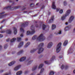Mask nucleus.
Wrapping results in <instances>:
<instances>
[{
	"label": "nucleus",
	"instance_id": "1",
	"mask_svg": "<svg viewBox=\"0 0 75 75\" xmlns=\"http://www.w3.org/2000/svg\"><path fill=\"white\" fill-rule=\"evenodd\" d=\"M36 39H37V41H42L45 40V38L43 36V34H42L40 35L38 38L37 37V36L35 35L32 38V40H36Z\"/></svg>",
	"mask_w": 75,
	"mask_h": 75
},
{
	"label": "nucleus",
	"instance_id": "2",
	"mask_svg": "<svg viewBox=\"0 0 75 75\" xmlns=\"http://www.w3.org/2000/svg\"><path fill=\"white\" fill-rule=\"evenodd\" d=\"M44 45L43 43H41L38 46L39 49L38 50V53L39 54H41V53H42V52L44 51V49L42 48V47L44 46Z\"/></svg>",
	"mask_w": 75,
	"mask_h": 75
},
{
	"label": "nucleus",
	"instance_id": "3",
	"mask_svg": "<svg viewBox=\"0 0 75 75\" xmlns=\"http://www.w3.org/2000/svg\"><path fill=\"white\" fill-rule=\"evenodd\" d=\"M30 28L32 31L30 32L29 31H27V35H30V34H31V35H32V34H34V33H35V28L34 26L33 25H31L30 27Z\"/></svg>",
	"mask_w": 75,
	"mask_h": 75
},
{
	"label": "nucleus",
	"instance_id": "4",
	"mask_svg": "<svg viewBox=\"0 0 75 75\" xmlns=\"http://www.w3.org/2000/svg\"><path fill=\"white\" fill-rule=\"evenodd\" d=\"M21 7V6H15L14 7H12V6H7L5 8H4V10H12L11 9L12 8H15V9H18V8H20Z\"/></svg>",
	"mask_w": 75,
	"mask_h": 75
},
{
	"label": "nucleus",
	"instance_id": "5",
	"mask_svg": "<svg viewBox=\"0 0 75 75\" xmlns=\"http://www.w3.org/2000/svg\"><path fill=\"white\" fill-rule=\"evenodd\" d=\"M61 45L62 43H59L57 46V48L56 49V52L57 53H59L60 52V51L61 50Z\"/></svg>",
	"mask_w": 75,
	"mask_h": 75
},
{
	"label": "nucleus",
	"instance_id": "6",
	"mask_svg": "<svg viewBox=\"0 0 75 75\" xmlns=\"http://www.w3.org/2000/svg\"><path fill=\"white\" fill-rule=\"evenodd\" d=\"M71 13V11L70 10H68L66 12V13L65 14V16H63L61 18V20H64L65 19V17H67V16H68L69 15V14Z\"/></svg>",
	"mask_w": 75,
	"mask_h": 75
},
{
	"label": "nucleus",
	"instance_id": "7",
	"mask_svg": "<svg viewBox=\"0 0 75 75\" xmlns=\"http://www.w3.org/2000/svg\"><path fill=\"white\" fill-rule=\"evenodd\" d=\"M28 25V22H26L22 24L21 25V27H26V26H27Z\"/></svg>",
	"mask_w": 75,
	"mask_h": 75
},
{
	"label": "nucleus",
	"instance_id": "8",
	"mask_svg": "<svg viewBox=\"0 0 75 75\" xmlns=\"http://www.w3.org/2000/svg\"><path fill=\"white\" fill-rule=\"evenodd\" d=\"M74 19V17L73 16H71L69 19V23H72V21H73Z\"/></svg>",
	"mask_w": 75,
	"mask_h": 75
},
{
	"label": "nucleus",
	"instance_id": "9",
	"mask_svg": "<svg viewBox=\"0 0 75 75\" xmlns=\"http://www.w3.org/2000/svg\"><path fill=\"white\" fill-rule=\"evenodd\" d=\"M5 13V12H2L1 13H0V18H3L4 17H5L6 16V15H3V14H4Z\"/></svg>",
	"mask_w": 75,
	"mask_h": 75
},
{
	"label": "nucleus",
	"instance_id": "10",
	"mask_svg": "<svg viewBox=\"0 0 75 75\" xmlns=\"http://www.w3.org/2000/svg\"><path fill=\"white\" fill-rule=\"evenodd\" d=\"M54 16H52L51 18V19L50 20L49 22V23H52V22L54 21Z\"/></svg>",
	"mask_w": 75,
	"mask_h": 75
},
{
	"label": "nucleus",
	"instance_id": "11",
	"mask_svg": "<svg viewBox=\"0 0 75 75\" xmlns=\"http://www.w3.org/2000/svg\"><path fill=\"white\" fill-rule=\"evenodd\" d=\"M64 67L65 68V69H67L68 68V66H65L64 67V65H62L61 67V69H63L64 68Z\"/></svg>",
	"mask_w": 75,
	"mask_h": 75
},
{
	"label": "nucleus",
	"instance_id": "12",
	"mask_svg": "<svg viewBox=\"0 0 75 75\" xmlns=\"http://www.w3.org/2000/svg\"><path fill=\"white\" fill-rule=\"evenodd\" d=\"M55 2H53L52 4V8L53 9H54V10H55L56 9V6L55 5Z\"/></svg>",
	"mask_w": 75,
	"mask_h": 75
},
{
	"label": "nucleus",
	"instance_id": "13",
	"mask_svg": "<svg viewBox=\"0 0 75 75\" xmlns=\"http://www.w3.org/2000/svg\"><path fill=\"white\" fill-rule=\"evenodd\" d=\"M26 59V57H23L22 58H21L19 60L20 62H22V61H24Z\"/></svg>",
	"mask_w": 75,
	"mask_h": 75
},
{
	"label": "nucleus",
	"instance_id": "14",
	"mask_svg": "<svg viewBox=\"0 0 75 75\" xmlns=\"http://www.w3.org/2000/svg\"><path fill=\"white\" fill-rule=\"evenodd\" d=\"M52 42H50L49 43V44H48V45L47 46V48H50L52 46Z\"/></svg>",
	"mask_w": 75,
	"mask_h": 75
},
{
	"label": "nucleus",
	"instance_id": "15",
	"mask_svg": "<svg viewBox=\"0 0 75 75\" xmlns=\"http://www.w3.org/2000/svg\"><path fill=\"white\" fill-rule=\"evenodd\" d=\"M21 67V65L18 66L16 67L14 69V70L15 71H17L18 70V69H19V68H20Z\"/></svg>",
	"mask_w": 75,
	"mask_h": 75
},
{
	"label": "nucleus",
	"instance_id": "16",
	"mask_svg": "<svg viewBox=\"0 0 75 75\" xmlns=\"http://www.w3.org/2000/svg\"><path fill=\"white\" fill-rule=\"evenodd\" d=\"M15 63H16V62L15 61H13L10 63L8 64V66H12V65H14Z\"/></svg>",
	"mask_w": 75,
	"mask_h": 75
},
{
	"label": "nucleus",
	"instance_id": "17",
	"mask_svg": "<svg viewBox=\"0 0 75 75\" xmlns=\"http://www.w3.org/2000/svg\"><path fill=\"white\" fill-rule=\"evenodd\" d=\"M13 30H14V35H16V34H17V28H16L15 27H14L13 28Z\"/></svg>",
	"mask_w": 75,
	"mask_h": 75
},
{
	"label": "nucleus",
	"instance_id": "18",
	"mask_svg": "<svg viewBox=\"0 0 75 75\" xmlns=\"http://www.w3.org/2000/svg\"><path fill=\"white\" fill-rule=\"evenodd\" d=\"M23 44H24V42H21L18 46V48L21 47L23 45Z\"/></svg>",
	"mask_w": 75,
	"mask_h": 75
},
{
	"label": "nucleus",
	"instance_id": "19",
	"mask_svg": "<svg viewBox=\"0 0 75 75\" xmlns=\"http://www.w3.org/2000/svg\"><path fill=\"white\" fill-rule=\"evenodd\" d=\"M6 31L7 34H11V31L10 30H7Z\"/></svg>",
	"mask_w": 75,
	"mask_h": 75
},
{
	"label": "nucleus",
	"instance_id": "20",
	"mask_svg": "<svg viewBox=\"0 0 75 75\" xmlns=\"http://www.w3.org/2000/svg\"><path fill=\"white\" fill-rule=\"evenodd\" d=\"M15 40H16V38H13V39H12L11 40V43L10 44V45H11V42H14Z\"/></svg>",
	"mask_w": 75,
	"mask_h": 75
},
{
	"label": "nucleus",
	"instance_id": "21",
	"mask_svg": "<svg viewBox=\"0 0 75 75\" xmlns=\"http://www.w3.org/2000/svg\"><path fill=\"white\" fill-rule=\"evenodd\" d=\"M68 44V40H66L63 43V46L65 47Z\"/></svg>",
	"mask_w": 75,
	"mask_h": 75
},
{
	"label": "nucleus",
	"instance_id": "22",
	"mask_svg": "<svg viewBox=\"0 0 75 75\" xmlns=\"http://www.w3.org/2000/svg\"><path fill=\"white\" fill-rule=\"evenodd\" d=\"M55 59V56H53L50 59V62H52V61H53Z\"/></svg>",
	"mask_w": 75,
	"mask_h": 75
},
{
	"label": "nucleus",
	"instance_id": "23",
	"mask_svg": "<svg viewBox=\"0 0 75 75\" xmlns=\"http://www.w3.org/2000/svg\"><path fill=\"white\" fill-rule=\"evenodd\" d=\"M37 66H34V67H33V69H32V71H34L35 70V69H37Z\"/></svg>",
	"mask_w": 75,
	"mask_h": 75
},
{
	"label": "nucleus",
	"instance_id": "24",
	"mask_svg": "<svg viewBox=\"0 0 75 75\" xmlns=\"http://www.w3.org/2000/svg\"><path fill=\"white\" fill-rule=\"evenodd\" d=\"M42 28L43 30H45V28H47V26H46L44 24H43L42 26Z\"/></svg>",
	"mask_w": 75,
	"mask_h": 75
},
{
	"label": "nucleus",
	"instance_id": "25",
	"mask_svg": "<svg viewBox=\"0 0 75 75\" xmlns=\"http://www.w3.org/2000/svg\"><path fill=\"white\" fill-rule=\"evenodd\" d=\"M30 44V42H28L26 43V44L25 46L24 47L25 48H27V47L29 46V45Z\"/></svg>",
	"mask_w": 75,
	"mask_h": 75
},
{
	"label": "nucleus",
	"instance_id": "26",
	"mask_svg": "<svg viewBox=\"0 0 75 75\" xmlns=\"http://www.w3.org/2000/svg\"><path fill=\"white\" fill-rule=\"evenodd\" d=\"M22 74V71H21L17 72L16 73V75H20Z\"/></svg>",
	"mask_w": 75,
	"mask_h": 75
},
{
	"label": "nucleus",
	"instance_id": "27",
	"mask_svg": "<svg viewBox=\"0 0 75 75\" xmlns=\"http://www.w3.org/2000/svg\"><path fill=\"white\" fill-rule=\"evenodd\" d=\"M23 52H24L23 50H22L21 51L18 53L17 54L18 55H20V54H21L23 53Z\"/></svg>",
	"mask_w": 75,
	"mask_h": 75
},
{
	"label": "nucleus",
	"instance_id": "28",
	"mask_svg": "<svg viewBox=\"0 0 75 75\" xmlns=\"http://www.w3.org/2000/svg\"><path fill=\"white\" fill-rule=\"evenodd\" d=\"M55 28H56V25H52V30H54Z\"/></svg>",
	"mask_w": 75,
	"mask_h": 75
},
{
	"label": "nucleus",
	"instance_id": "29",
	"mask_svg": "<svg viewBox=\"0 0 75 75\" xmlns=\"http://www.w3.org/2000/svg\"><path fill=\"white\" fill-rule=\"evenodd\" d=\"M36 50L37 49H33L32 50L30 51V52L32 53H33V52H35V51H36Z\"/></svg>",
	"mask_w": 75,
	"mask_h": 75
},
{
	"label": "nucleus",
	"instance_id": "30",
	"mask_svg": "<svg viewBox=\"0 0 75 75\" xmlns=\"http://www.w3.org/2000/svg\"><path fill=\"white\" fill-rule=\"evenodd\" d=\"M44 66L43 64H40L39 66L38 67V69H40V68L41 69L42 67H43V66Z\"/></svg>",
	"mask_w": 75,
	"mask_h": 75
},
{
	"label": "nucleus",
	"instance_id": "31",
	"mask_svg": "<svg viewBox=\"0 0 75 75\" xmlns=\"http://www.w3.org/2000/svg\"><path fill=\"white\" fill-rule=\"evenodd\" d=\"M49 75H54V72L53 71H51Z\"/></svg>",
	"mask_w": 75,
	"mask_h": 75
},
{
	"label": "nucleus",
	"instance_id": "32",
	"mask_svg": "<svg viewBox=\"0 0 75 75\" xmlns=\"http://www.w3.org/2000/svg\"><path fill=\"white\" fill-rule=\"evenodd\" d=\"M69 30V26H67L64 29L65 31H67V30Z\"/></svg>",
	"mask_w": 75,
	"mask_h": 75
},
{
	"label": "nucleus",
	"instance_id": "33",
	"mask_svg": "<svg viewBox=\"0 0 75 75\" xmlns=\"http://www.w3.org/2000/svg\"><path fill=\"white\" fill-rule=\"evenodd\" d=\"M30 6L31 7H33L34 6V4H30Z\"/></svg>",
	"mask_w": 75,
	"mask_h": 75
},
{
	"label": "nucleus",
	"instance_id": "34",
	"mask_svg": "<svg viewBox=\"0 0 75 75\" xmlns=\"http://www.w3.org/2000/svg\"><path fill=\"white\" fill-rule=\"evenodd\" d=\"M17 41L18 42H19V41H21V38H17Z\"/></svg>",
	"mask_w": 75,
	"mask_h": 75
},
{
	"label": "nucleus",
	"instance_id": "35",
	"mask_svg": "<svg viewBox=\"0 0 75 75\" xmlns=\"http://www.w3.org/2000/svg\"><path fill=\"white\" fill-rule=\"evenodd\" d=\"M20 30L22 32H23V33L24 32V30L22 28H21L20 29Z\"/></svg>",
	"mask_w": 75,
	"mask_h": 75
},
{
	"label": "nucleus",
	"instance_id": "36",
	"mask_svg": "<svg viewBox=\"0 0 75 75\" xmlns=\"http://www.w3.org/2000/svg\"><path fill=\"white\" fill-rule=\"evenodd\" d=\"M8 47V46L7 45V44L5 45H4V49H6Z\"/></svg>",
	"mask_w": 75,
	"mask_h": 75
},
{
	"label": "nucleus",
	"instance_id": "37",
	"mask_svg": "<svg viewBox=\"0 0 75 75\" xmlns=\"http://www.w3.org/2000/svg\"><path fill=\"white\" fill-rule=\"evenodd\" d=\"M6 31L5 30H3L1 31L0 33H6Z\"/></svg>",
	"mask_w": 75,
	"mask_h": 75
},
{
	"label": "nucleus",
	"instance_id": "38",
	"mask_svg": "<svg viewBox=\"0 0 75 75\" xmlns=\"http://www.w3.org/2000/svg\"><path fill=\"white\" fill-rule=\"evenodd\" d=\"M45 63L46 64H47V65H49V64H50L49 63V62H48L47 61H45Z\"/></svg>",
	"mask_w": 75,
	"mask_h": 75
},
{
	"label": "nucleus",
	"instance_id": "39",
	"mask_svg": "<svg viewBox=\"0 0 75 75\" xmlns=\"http://www.w3.org/2000/svg\"><path fill=\"white\" fill-rule=\"evenodd\" d=\"M44 68H43L41 70L40 73L41 74V73H42V72H44Z\"/></svg>",
	"mask_w": 75,
	"mask_h": 75
},
{
	"label": "nucleus",
	"instance_id": "40",
	"mask_svg": "<svg viewBox=\"0 0 75 75\" xmlns=\"http://www.w3.org/2000/svg\"><path fill=\"white\" fill-rule=\"evenodd\" d=\"M59 13L60 14H62L63 13V10L61 9L59 11Z\"/></svg>",
	"mask_w": 75,
	"mask_h": 75
},
{
	"label": "nucleus",
	"instance_id": "41",
	"mask_svg": "<svg viewBox=\"0 0 75 75\" xmlns=\"http://www.w3.org/2000/svg\"><path fill=\"white\" fill-rule=\"evenodd\" d=\"M33 61H29L28 63V65H30V64H31V63L33 62Z\"/></svg>",
	"mask_w": 75,
	"mask_h": 75
},
{
	"label": "nucleus",
	"instance_id": "42",
	"mask_svg": "<svg viewBox=\"0 0 75 75\" xmlns=\"http://www.w3.org/2000/svg\"><path fill=\"white\" fill-rule=\"evenodd\" d=\"M64 6H67V3L66 1H64Z\"/></svg>",
	"mask_w": 75,
	"mask_h": 75
},
{
	"label": "nucleus",
	"instance_id": "43",
	"mask_svg": "<svg viewBox=\"0 0 75 75\" xmlns=\"http://www.w3.org/2000/svg\"><path fill=\"white\" fill-rule=\"evenodd\" d=\"M28 71H25L24 72V74H28Z\"/></svg>",
	"mask_w": 75,
	"mask_h": 75
},
{
	"label": "nucleus",
	"instance_id": "44",
	"mask_svg": "<svg viewBox=\"0 0 75 75\" xmlns=\"http://www.w3.org/2000/svg\"><path fill=\"white\" fill-rule=\"evenodd\" d=\"M58 34H61V30H59Z\"/></svg>",
	"mask_w": 75,
	"mask_h": 75
},
{
	"label": "nucleus",
	"instance_id": "45",
	"mask_svg": "<svg viewBox=\"0 0 75 75\" xmlns=\"http://www.w3.org/2000/svg\"><path fill=\"white\" fill-rule=\"evenodd\" d=\"M4 21H6V19H4L1 22V23H4Z\"/></svg>",
	"mask_w": 75,
	"mask_h": 75
},
{
	"label": "nucleus",
	"instance_id": "46",
	"mask_svg": "<svg viewBox=\"0 0 75 75\" xmlns=\"http://www.w3.org/2000/svg\"><path fill=\"white\" fill-rule=\"evenodd\" d=\"M11 74V73H8V74L6 73L4 75H10Z\"/></svg>",
	"mask_w": 75,
	"mask_h": 75
},
{
	"label": "nucleus",
	"instance_id": "47",
	"mask_svg": "<svg viewBox=\"0 0 75 75\" xmlns=\"http://www.w3.org/2000/svg\"><path fill=\"white\" fill-rule=\"evenodd\" d=\"M62 57H63L62 56H60L59 57V58L61 59V58H62Z\"/></svg>",
	"mask_w": 75,
	"mask_h": 75
},
{
	"label": "nucleus",
	"instance_id": "48",
	"mask_svg": "<svg viewBox=\"0 0 75 75\" xmlns=\"http://www.w3.org/2000/svg\"><path fill=\"white\" fill-rule=\"evenodd\" d=\"M3 37V35L0 34V38H2Z\"/></svg>",
	"mask_w": 75,
	"mask_h": 75
},
{
	"label": "nucleus",
	"instance_id": "49",
	"mask_svg": "<svg viewBox=\"0 0 75 75\" xmlns=\"http://www.w3.org/2000/svg\"><path fill=\"white\" fill-rule=\"evenodd\" d=\"M1 50H2V46L1 45H0V51Z\"/></svg>",
	"mask_w": 75,
	"mask_h": 75
},
{
	"label": "nucleus",
	"instance_id": "50",
	"mask_svg": "<svg viewBox=\"0 0 75 75\" xmlns=\"http://www.w3.org/2000/svg\"><path fill=\"white\" fill-rule=\"evenodd\" d=\"M60 10V8H57L56 9V11H59V10Z\"/></svg>",
	"mask_w": 75,
	"mask_h": 75
},
{
	"label": "nucleus",
	"instance_id": "51",
	"mask_svg": "<svg viewBox=\"0 0 75 75\" xmlns=\"http://www.w3.org/2000/svg\"><path fill=\"white\" fill-rule=\"evenodd\" d=\"M10 40V38H8L6 40L7 42H8V41H9V40Z\"/></svg>",
	"mask_w": 75,
	"mask_h": 75
},
{
	"label": "nucleus",
	"instance_id": "52",
	"mask_svg": "<svg viewBox=\"0 0 75 75\" xmlns=\"http://www.w3.org/2000/svg\"><path fill=\"white\" fill-rule=\"evenodd\" d=\"M4 71V70H1V71H0V73H1V72H3Z\"/></svg>",
	"mask_w": 75,
	"mask_h": 75
},
{
	"label": "nucleus",
	"instance_id": "53",
	"mask_svg": "<svg viewBox=\"0 0 75 75\" xmlns=\"http://www.w3.org/2000/svg\"><path fill=\"white\" fill-rule=\"evenodd\" d=\"M44 6H43L41 8V9H44Z\"/></svg>",
	"mask_w": 75,
	"mask_h": 75
},
{
	"label": "nucleus",
	"instance_id": "54",
	"mask_svg": "<svg viewBox=\"0 0 75 75\" xmlns=\"http://www.w3.org/2000/svg\"><path fill=\"white\" fill-rule=\"evenodd\" d=\"M24 36V35H23V34H22L21 35V37H23Z\"/></svg>",
	"mask_w": 75,
	"mask_h": 75
},
{
	"label": "nucleus",
	"instance_id": "55",
	"mask_svg": "<svg viewBox=\"0 0 75 75\" xmlns=\"http://www.w3.org/2000/svg\"><path fill=\"white\" fill-rule=\"evenodd\" d=\"M15 52H12V54H15Z\"/></svg>",
	"mask_w": 75,
	"mask_h": 75
},
{
	"label": "nucleus",
	"instance_id": "56",
	"mask_svg": "<svg viewBox=\"0 0 75 75\" xmlns=\"http://www.w3.org/2000/svg\"><path fill=\"white\" fill-rule=\"evenodd\" d=\"M33 23H37V21H34Z\"/></svg>",
	"mask_w": 75,
	"mask_h": 75
},
{
	"label": "nucleus",
	"instance_id": "57",
	"mask_svg": "<svg viewBox=\"0 0 75 75\" xmlns=\"http://www.w3.org/2000/svg\"><path fill=\"white\" fill-rule=\"evenodd\" d=\"M9 3H11L12 2V1H11V0H10L9 1Z\"/></svg>",
	"mask_w": 75,
	"mask_h": 75
},
{
	"label": "nucleus",
	"instance_id": "58",
	"mask_svg": "<svg viewBox=\"0 0 75 75\" xmlns=\"http://www.w3.org/2000/svg\"><path fill=\"white\" fill-rule=\"evenodd\" d=\"M38 27V25H36V27Z\"/></svg>",
	"mask_w": 75,
	"mask_h": 75
},
{
	"label": "nucleus",
	"instance_id": "59",
	"mask_svg": "<svg viewBox=\"0 0 75 75\" xmlns=\"http://www.w3.org/2000/svg\"><path fill=\"white\" fill-rule=\"evenodd\" d=\"M3 26H1L0 28V30L2 28H3Z\"/></svg>",
	"mask_w": 75,
	"mask_h": 75
},
{
	"label": "nucleus",
	"instance_id": "60",
	"mask_svg": "<svg viewBox=\"0 0 75 75\" xmlns=\"http://www.w3.org/2000/svg\"><path fill=\"white\" fill-rule=\"evenodd\" d=\"M27 40H28V38H26L25 39V41H27Z\"/></svg>",
	"mask_w": 75,
	"mask_h": 75
},
{
	"label": "nucleus",
	"instance_id": "61",
	"mask_svg": "<svg viewBox=\"0 0 75 75\" xmlns=\"http://www.w3.org/2000/svg\"><path fill=\"white\" fill-rule=\"evenodd\" d=\"M73 73L75 74V70L73 71Z\"/></svg>",
	"mask_w": 75,
	"mask_h": 75
},
{
	"label": "nucleus",
	"instance_id": "62",
	"mask_svg": "<svg viewBox=\"0 0 75 75\" xmlns=\"http://www.w3.org/2000/svg\"><path fill=\"white\" fill-rule=\"evenodd\" d=\"M65 25H68V23H66Z\"/></svg>",
	"mask_w": 75,
	"mask_h": 75
},
{
	"label": "nucleus",
	"instance_id": "63",
	"mask_svg": "<svg viewBox=\"0 0 75 75\" xmlns=\"http://www.w3.org/2000/svg\"><path fill=\"white\" fill-rule=\"evenodd\" d=\"M23 13H27V11H25L23 12Z\"/></svg>",
	"mask_w": 75,
	"mask_h": 75
},
{
	"label": "nucleus",
	"instance_id": "64",
	"mask_svg": "<svg viewBox=\"0 0 75 75\" xmlns=\"http://www.w3.org/2000/svg\"><path fill=\"white\" fill-rule=\"evenodd\" d=\"M30 75H34V73L31 74Z\"/></svg>",
	"mask_w": 75,
	"mask_h": 75
}]
</instances>
